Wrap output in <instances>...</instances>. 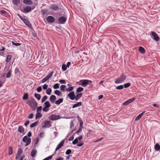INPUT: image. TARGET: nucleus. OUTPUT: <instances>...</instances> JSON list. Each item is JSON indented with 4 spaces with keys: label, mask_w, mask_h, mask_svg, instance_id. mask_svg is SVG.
<instances>
[{
    "label": "nucleus",
    "mask_w": 160,
    "mask_h": 160,
    "mask_svg": "<svg viewBox=\"0 0 160 160\" xmlns=\"http://www.w3.org/2000/svg\"><path fill=\"white\" fill-rule=\"evenodd\" d=\"M80 124V127L81 128H83V122L82 120H81L79 122Z\"/></svg>",
    "instance_id": "59"
},
{
    "label": "nucleus",
    "mask_w": 160,
    "mask_h": 160,
    "mask_svg": "<svg viewBox=\"0 0 160 160\" xmlns=\"http://www.w3.org/2000/svg\"><path fill=\"white\" fill-rule=\"evenodd\" d=\"M8 15V13L7 12L4 10H1V16H4L5 17H7Z\"/></svg>",
    "instance_id": "17"
},
{
    "label": "nucleus",
    "mask_w": 160,
    "mask_h": 160,
    "mask_svg": "<svg viewBox=\"0 0 160 160\" xmlns=\"http://www.w3.org/2000/svg\"><path fill=\"white\" fill-rule=\"evenodd\" d=\"M62 69L63 71H65L66 70L67 68V67L66 66V65L65 64H63L62 67Z\"/></svg>",
    "instance_id": "46"
},
{
    "label": "nucleus",
    "mask_w": 160,
    "mask_h": 160,
    "mask_svg": "<svg viewBox=\"0 0 160 160\" xmlns=\"http://www.w3.org/2000/svg\"><path fill=\"white\" fill-rule=\"evenodd\" d=\"M29 123V120H27L24 123V125L27 126V125H28Z\"/></svg>",
    "instance_id": "63"
},
{
    "label": "nucleus",
    "mask_w": 160,
    "mask_h": 160,
    "mask_svg": "<svg viewBox=\"0 0 160 160\" xmlns=\"http://www.w3.org/2000/svg\"><path fill=\"white\" fill-rule=\"evenodd\" d=\"M42 106H39L37 108V112H40L42 110Z\"/></svg>",
    "instance_id": "55"
},
{
    "label": "nucleus",
    "mask_w": 160,
    "mask_h": 160,
    "mask_svg": "<svg viewBox=\"0 0 160 160\" xmlns=\"http://www.w3.org/2000/svg\"><path fill=\"white\" fill-rule=\"evenodd\" d=\"M83 90V88H82L81 87H79L77 89L76 92L79 93V92H80L82 91Z\"/></svg>",
    "instance_id": "31"
},
{
    "label": "nucleus",
    "mask_w": 160,
    "mask_h": 160,
    "mask_svg": "<svg viewBox=\"0 0 160 160\" xmlns=\"http://www.w3.org/2000/svg\"><path fill=\"white\" fill-rule=\"evenodd\" d=\"M60 118V116L58 115H56L55 114H52L51 115L49 119L52 120H55L59 119Z\"/></svg>",
    "instance_id": "7"
},
{
    "label": "nucleus",
    "mask_w": 160,
    "mask_h": 160,
    "mask_svg": "<svg viewBox=\"0 0 160 160\" xmlns=\"http://www.w3.org/2000/svg\"><path fill=\"white\" fill-rule=\"evenodd\" d=\"M48 108H46V107H45L43 108L42 110L44 112H47L48 111Z\"/></svg>",
    "instance_id": "61"
},
{
    "label": "nucleus",
    "mask_w": 160,
    "mask_h": 160,
    "mask_svg": "<svg viewBox=\"0 0 160 160\" xmlns=\"http://www.w3.org/2000/svg\"><path fill=\"white\" fill-rule=\"evenodd\" d=\"M34 97L38 100H40L41 96V95L39 94H37L36 93H35L34 94Z\"/></svg>",
    "instance_id": "29"
},
{
    "label": "nucleus",
    "mask_w": 160,
    "mask_h": 160,
    "mask_svg": "<svg viewBox=\"0 0 160 160\" xmlns=\"http://www.w3.org/2000/svg\"><path fill=\"white\" fill-rule=\"evenodd\" d=\"M131 83H127L124 84V88H127L130 86Z\"/></svg>",
    "instance_id": "45"
},
{
    "label": "nucleus",
    "mask_w": 160,
    "mask_h": 160,
    "mask_svg": "<svg viewBox=\"0 0 160 160\" xmlns=\"http://www.w3.org/2000/svg\"><path fill=\"white\" fill-rule=\"evenodd\" d=\"M37 90L38 92H41L42 90V88L41 86H39L37 88Z\"/></svg>",
    "instance_id": "53"
},
{
    "label": "nucleus",
    "mask_w": 160,
    "mask_h": 160,
    "mask_svg": "<svg viewBox=\"0 0 160 160\" xmlns=\"http://www.w3.org/2000/svg\"><path fill=\"white\" fill-rule=\"evenodd\" d=\"M23 2L25 4L31 5L32 4V2L31 0H23Z\"/></svg>",
    "instance_id": "20"
},
{
    "label": "nucleus",
    "mask_w": 160,
    "mask_h": 160,
    "mask_svg": "<svg viewBox=\"0 0 160 160\" xmlns=\"http://www.w3.org/2000/svg\"><path fill=\"white\" fill-rule=\"evenodd\" d=\"M42 115L40 112H37L36 115V118L38 119L42 117Z\"/></svg>",
    "instance_id": "33"
},
{
    "label": "nucleus",
    "mask_w": 160,
    "mask_h": 160,
    "mask_svg": "<svg viewBox=\"0 0 160 160\" xmlns=\"http://www.w3.org/2000/svg\"><path fill=\"white\" fill-rule=\"evenodd\" d=\"M151 37L154 40L156 41H158L159 40V37L158 36V34L156 32H151Z\"/></svg>",
    "instance_id": "5"
},
{
    "label": "nucleus",
    "mask_w": 160,
    "mask_h": 160,
    "mask_svg": "<svg viewBox=\"0 0 160 160\" xmlns=\"http://www.w3.org/2000/svg\"><path fill=\"white\" fill-rule=\"evenodd\" d=\"M53 72L52 71L50 73H49L47 76L45 78L42 79L41 82L42 83H44V82L47 81L52 76L53 74Z\"/></svg>",
    "instance_id": "3"
},
{
    "label": "nucleus",
    "mask_w": 160,
    "mask_h": 160,
    "mask_svg": "<svg viewBox=\"0 0 160 160\" xmlns=\"http://www.w3.org/2000/svg\"><path fill=\"white\" fill-rule=\"evenodd\" d=\"M19 72V69L18 67H17L15 70V73H17L18 72Z\"/></svg>",
    "instance_id": "60"
},
{
    "label": "nucleus",
    "mask_w": 160,
    "mask_h": 160,
    "mask_svg": "<svg viewBox=\"0 0 160 160\" xmlns=\"http://www.w3.org/2000/svg\"><path fill=\"white\" fill-rule=\"evenodd\" d=\"M47 98L48 97L47 96H44L42 99L41 102L42 103L43 102L47 99Z\"/></svg>",
    "instance_id": "41"
},
{
    "label": "nucleus",
    "mask_w": 160,
    "mask_h": 160,
    "mask_svg": "<svg viewBox=\"0 0 160 160\" xmlns=\"http://www.w3.org/2000/svg\"><path fill=\"white\" fill-rule=\"evenodd\" d=\"M59 84L58 83H56L53 86V88L54 89H57L59 88Z\"/></svg>",
    "instance_id": "44"
},
{
    "label": "nucleus",
    "mask_w": 160,
    "mask_h": 160,
    "mask_svg": "<svg viewBox=\"0 0 160 160\" xmlns=\"http://www.w3.org/2000/svg\"><path fill=\"white\" fill-rule=\"evenodd\" d=\"M45 105L46 108H49L51 106V105L49 101H47L44 103Z\"/></svg>",
    "instance_id": "35"
},
{
    "label": "nucleus",
    "mask_w": 160,
    "mask_h": 160,
    "mask_svg": "<svg viewBox=\"0 0 160 160\" xmlns=\"http://www.w3.org/2000/svg\"><path fill=\"white\" fill-rule=\"evenodd\" d=\"M66 20V18L64 16H61L58 19L59 23L60 24L64 23Z\"/></svg>",
    "instance_id": "8"
},
{
    "label": "nucleus",
    "mask_w": 160,
    "mask_h": 160,
    "mask_svg": "<svg viewBox=\"0 0 160 160\" xmlns=\"http://www.w3.org/2000/svg\"><path fill=\"white\" fill-rule=\"evenodd\" d=\"M64 143V141L62 140L61 142H60L58 144V145L57 147H56V149H55V151H57L59 149L61 148L63 145Z\"/></svg>",
    "instance_id": "14"
},
{
    "label": "nucleus",
    "mask_w": 160,
    "mask_h": 160,
    "mask_svg": "<svg viewBox=\"0 0 160 160\" xmlns=\"http://www.w3.org/2000/svg\"><path fill=\"white\" fill-rule=\"evenodd\" d=\"M123 88V86L122 85H120L117 86L116 88L117 89L120 90L122 89Z\"/></svg>",
    "instance_id": "47"
},
{
    "label": "nucleus",
    "mask_w": 160,
    "mask_h": 160,
    "mask_svg": "<svg viewBox=\"0 0 160 160\" xmlns=\"http://www.w3.org/2000/svg\"><path fill=\"white\" fill-rule=\"evenodd\" d=\"M73 89V87L72 86L69 87L68 88H67L66 89V91L68 92H71L72 91Z\"/></svg>",
    "instance_id": "40"
},
{
    "label": "nucleus",
    "mask_w": 160,
    "mask_h": 160,
    "mask_svg": "<svg viewBox=\"0 0 160 160\" xmlns=\"http://www.w3.org/2000/svg\"><path fill=\"white\" fill-rule=\"evenodd\" d=\"M44 135V133L43 132H42L40 133L39 136L41 138H42L43 137Z\"/></svg>",
    "instance_id": "64"
},
{
    "label": "nucleus",
    "mask_w": 160,
    "mask_h": 160,
    "mask_svg": "<svg viewBox=\"0 0 160 160\" xmlns=\"http://www.w3.org/2000/svg\"><path fill=\"white\" fill-rule=\"evenodd\" d=\"M51 126V122L50 121H46L44 122V125L43 127L44 128L49 127Z\"/></svg>",
    "instance_id": "13"
},
{
    "label": "nucleus",
    "mask_w": 160,
    "mask_h": 160,
    "mask_svg": "<svg viewBox=\"0 0 160 160\" xmlns=\"http://www.w3.org/2000/svg\"><path fill=\"white\" fill-rule=\"evenodd\" d=\"M52 91L51 89L49 88L46 90V93L47 94L50 95L51 94Z\"/></svg>",
    "instance_id": "36"
},
{
    "label": "nucleus",
    "mask_w": 160,
    "mask_h": 160,
    "mask_svg": "<svg viewBox=\"0 0 160 160\" xmlns=\"http://www.w3.org/2000/svg\"><path fill=\"white\" fill-rule=\"evenodd\" d=\"M72 151L71 149H69L67 150L66 152V154L69 155L71 153Z\"/></svg>",
    "instance_id": "51"
},
{
    "label": "nucleus",
    "mask_w": 160,
    "mask_h": 160,
    "mask_svg": "<svg viewBox=\"0 0 160 160\" xmlns=\"http://www.w3.org/2000/svg\"><path fill=\"white\" fill-rule=\"evenodd\" d=\"M28 98V95L27 93H25L24 94V95L22 99L23 100H26Z\"/></svg>",
    "instance_id": "42"
},
{
    "label": "nucleus",
    "mask_w": 160,
    "mask_h": 160,
    "mask_svg": "<svg viewBox=\"0 0 160 160\" xmlns=\"http://www.w3.org/2000/svg\"><path fill=\"white\" fill-rule=\"evenodd\" d=\"M56 99V97L54 95H52L49 98V100L52 103H54Z\"/></svg>",
    "instance_id": "16"
},
{
    "label": "nucleus",
    "mask_w": 160,
    "mask_h": 160,
    "mask_svg": "<svg viewBox=\"0 0 160 160\" xmlns=\"http://www.w3.org/2000/svg\"><path fill=\"white\" fill-rule=\"evenodd\" d=\"M48 85L46 84H45L43 86V89H46L48 87Z\"/></svg>",
    "instance_id": "56"
},
{
    "label": "nucleus",
    "mask_w": 160,
    "mask_h": 160,
    "mask_svg": "<svg viewBox=\"0 0 160 160\" xmlns=\"http://www.w3.org/2000/svg\"><path fill=\"white\" fill-rule=\"evenodd\" d=\"M7 53L8 52L7 51H5L4 52L3 51H2V52H1V56H5Z\"/></svg>",
    "instance_id": "49"
},
{
    "label": "nucleus",
    "mask_w": 160,
    "mask_h": 160,
    "mask_svg": "<svg viewBox=\"0 0 160 160\" xmlns=\"http://www.w3.org/2000/svg\"><path fill=\"white\" fill-rule=\"evenodd\" d=\"M54 93L55 94L58 96H61L62 94L61 92L58 90H55Z\"/></svg>",
    "instance_id": "32"
},
{
    "label": "nucleus",
    "mask_w": 160,
    "mask_h": 160,
    "mask_svg": "<svg viewBox=\"0 0 160 160\" xmlns=\"http://www.w3.org/2000/svg\"><path fill=\"white\" fill-rule=\"evenodd\" d=\"M33 114L32 113L29 114L28 117V118L29 119H32L33 118Z\"/></svg>",
    "instance_id": "54"
},
{
    "label": "nucleus",
    "mask_w": 160,
    "mask_h": 160,
    "mask_svg": "<svg viewBox=\"0 0 160 160\" xmlns=\"http://www.w3.org/2000/svg\"><path fill=\"white\" fill-rule=\"evenodd\" d=\"M11 57H12V55H7V58L6 60V61L8 62H9L11 59Z\"/></svg>",
    "instance_id": "34"
},
{
    "label": "nucleus",
    "mask_w": 160,
    "mask_h": 160,
    "mask_svg": "<svg viewBox=\"0 0 160 160\" xmlns=\"http://www.w3.org/2000/svg\"><path fill=\"white\" fill-rule=\"evenodd\" d=\"M22 141L26 143L25 146H26L28 145L31 142V139L28 138L27 136H25L23 138Z\"/></svg>",
    "instance_id": "4"
},
{
    "label": "nucleus",
    "mask_w": 160,
    "mask_h": 160,
    "mask_svg": "<svg viewBox=\"0 0 160 160\" xmlns=\"http://www.w3.org/2000/svg\"><path fill=\"white\" fill-rule=\"evenodd\" d=\"M13 150H12V148L11 147H10L9 148V150L8 151V154L9 155H11L13 153Z\"/></svg>",
    "instance_id": "39"
},
{
    "label": "nucleus",
    "mask_w": 160,
    "mask_h": 160,
    "mask_svg": "<svg viewBox=\"0 0 160 160\" xmlns=\"http://www.w3.org/2000/svg\"><path fill=\"white\" fill-rule=\"evenodd\" d=\"M12 69L11 68L6 75V77L7 78H9L11 77L12 75Z\"/></svg>",
    "instance_id": "23"
},
{
    "label": "nucleus",
    "mask_w": 160,
    "mask_h": 160,
    "mask_svg": "<svg viewBox=\"0 0 160 160\" xmlns=\"http://www.w3.org/2000/svg\"><path fill=\"white\" fill-rule=\"evenodd\" d=\"M82 128L80 127L78 130L76 132V133H78L82 131Z\"/></svg>",
    "instance_id": "57"
},
{
    "label": "nucleus",
    "mask_w": 160,
    "mask_h": 160,
    "mask_svg": "<svg viewBox=\"0 0 160 160\" xmlns=\"http://www.w3.org/2000/svg\"><path fill=\"white\" fill-rule=\"evenodd\" d=\"M12 44L13 45L16 46H19L21 44L20 43H15L13 42H12Z\"/></svg>",
    "instance_id": "52"
},
{
    "label": "nucleus",
    "mask_w": 160,
    "mask_h": 160,
    "mask_svg": "<svg viewBox=\"0 0 160 160\" xmlns=\"http://www.w3.org/2000/svg\"><path fill=\"white\" fill-rule=\"evenodd\" d=\"M126 75L122 74L121 76L115 80V83H120L123 82L126 79Z\"/></svg>",
    "instance_id": "2"
},
{
    "label": "nucleus",
    "mask_w": 160,
    "mask_h": 160,
    "mask_svg": "<svg viewBox=\"0 0 160 160\" xmlns=\"http://www.w3.org/2000/svg\"><path fill=\"white\" fill-rule=\"evenodd\" d=\"M27 103L29 104L33 110H35L38 106L37 102L33 98L31 99Z\"/></svg>",
    "instance_id": "1"
},
{
    "label": "nucleus",
    "mask_w": 160,
    "mask_h": 160,
    "mask_svg": "<svg viewBox=\"0 0 160 160\" xmlns=\"http://www.w3.org/2000/svg\"><path fill=\"white\" fill-rule=\"evenodd\" d=\"M23 22L24 23L29 27L30 28L32 27V25L30 22L27 19H25L23 20Z\"/></svg>",
    "instance_id": "15"
},
{
    "label": "nucleus",
    "mask_w": 160,
    "mask_h": 160,
    "mask_svg": "<svg viewBox=\"0 0 160 160\" xmlns=\"http://www.w3.org/2000/svg\"><path fill=\"white\" fill-rule=\"evenodd\" d=\"M155 150L156 151H158L160 149V145L158 144H156L154 147Z\"/></svg>",
    "instance_id": "28"
},
{
    "label": "nucleus",
    "mask_w": 160,
    "mask_h": 160,
    "mask_svg": "<svg viewBox=\"0 0 160 160\" xmlns=\"http://www.w3.org/2000/svg\"><path fill=\"white\" fill-rule=\"evenodd\" d=\"M82 103L81 102H78L77 103L74 104L72 107V108H73L77 107H78L81 106Z\"/></svg>",
    "instance_id": "26"
},
{
    "label": "nucleus",
    "mask_w": 160,
    "mask_h": 160,
    "mask_svg": "<svg viewBox=\"0 0 160 160\" xmlns=\"http://www.w3.org/2000/svg\"><path fill=\"white\" fill-rule=\"evenodd\" d=\"M47 21L49 23H53L55 21V18L53 17L49 16L47 18Z\"/></svg>",
    "instance_id": "10"
},
{
    "label": "nucleus",
    "mask_w": 160,
    "mask_h": 160,
    "mask_svg": "<svg viewBox=\"0 0 160 160\" xmlns=\"http://www.w3.org/2000/svg\"><path fill=\"white\" fill-rule=\"evenodd\" d=\"M49 8L52 10L54 11H57L59 10L58 6L56 4H52L51 5Z\"/></svg>",
    "instance_id": "6"
},
{
    "label": "nucleus",
    "mask_w": 160,
    "mask_h": 160,
    "mask_svg": "<svg viewBox=\"0 0 160 160\" xmlns=\"http://www.w3.org/2000/svg\"><path fill=\"white\" fill-rule=\"evenodd\" d=\"M66 88V86L65 85H62L60 86V89L61 91H64Z\"/></svg>",
    "instance_id": "43"
},
{
    "label": "nucleus",
    "mask_w": 160,
    "mask_h": 160,
    "mask_svg": "<svg viewBox=\"0 0 160 160\" xmlns=\"http://www.w3.org/2000/svg\"><path fill=\"white\" fill-rule=\"evenodd\" d=\"M76 96H75V99L76 101H77L82 96V93H78L76 92Z\"/></svg>",
    "instance_id": "18"
},
{
    "label": "nucleus",
    "mask_w": 160,
    "mask_h": 160,
    "mask_svg": "<svg viewBox=\"0 0 160 160\" xmlns=\"http://www.w3.org/2000/svg\"><path fill=\"white\" fill-rule=\"evenodd\" d=\"M18 131L20 133L23 134L24 132V129L22 126H20L18 128Z\"/></svg>",
    "instance_id": "22"
},
{
    "label": "nucleus",
    "mask_w": 160,
    "mask_h": 160,
    "mask_svg": "<svg viewBox=\"0 0 160 160\" xmlns=\"http://www.w3.org/2000/svg\"><path fill=\"white\" fill-rule=\"evenodd\" d=\"M38 123V122H35L32 123V124H31L30 126V127L31 128H33L34 127L37 126Z\"/></svg>",
    "instance_id": "38"
},
{
    "label": "nucleus",
    "mask_w": 160,
    "mask_h": 160,
    "mask_svg": "<svg viewBox=\"0 0 160 160\" xmlns=\"http://www.w3.org/2000/svg\"><path fill=\"white\" fill-rule=\"evenodd\" d=\"M152 105L154 107H156L157 108H159V105L156 104H153Z\"/></svg>",
    "instance_id": "62"
},
{
    "label": "nucleus",
    "mask_w": 160,
    "mask_h": 160,
    "mask_svg": "<svg viewBox=\"0 0 160 160\" xmlns=\"http://www.w3.org/2000/svg\"><path fill=\"white\" fill-rule=\"evenodd\" d=\"M37 153V151L36 149H33L31 152V155L32 157H35Z\"/></svg>",
    "instance_id": "24"
},
{
    "label": "nucleus",
    "mask_w": 160,
    "mask_h": 160,
    "mask_svg": "<svg viewBox=\"0 0 160 160\" xmlns=\"http://www.w3.org/2000/svg\"><path fill=\"white\" fill-rule=\"evenodd\" d=\"M13 3L14 5H18L20 3V0H13Z\"/></svg>",
    "instance_id": "37"
},
{
    "label": "nucleus",
    "mask_w": 160,
    "mask_h": 160,
    "mask_svg": "<svg viewBox=\"0 0 160 160\" xmlns=\"http://www.w3.org/2000/svg\"><path fill=\"white\" fill-rule=\"evenodd\" d=\"M31 10L32 9L31 7L30 6H26L23 9L24 11L27 12H30Z\"/></svg>",
    "instance_id": "21"
},
{
    "label": "nucleus",
    "mask_w": 160,
    "mask_h": 160,
    "mask_svg": "<svg viewBox=\"0 0 160 160\" xmlns=\"http://www.w3.org/2000/svg\"><path fill=\"white\" fill-rule=\"evenodd\" d=\"M135 100V98H133L124 102V103H123L122 104L123 105L127 106L129 104Z\"/></svg>",
    "instance_id": "9"
},
{
    "label": "nucleus",
    "mask_w": 160,
    "mask_h": 160,
    "mask_svg": "<svg viewBox=\"0 0 160 160\" xmlns=\"http://www.w3.org/2000/svg\"><path fill=\"white\" fill-rule=\"evenodd\" d=\"M63 100L62 98H60L57 100L55 102V103L57 105H59L63 102Z\"/></svg>",
    "instance_id": "27"
},
{
    "label": "nucleus",
    "mask_w": 160,
    "mask_h": 160,
    "mask_svg": "<svg viewBox=\"0 0 160 160\" xmlns=\"http://www.w3.org/2000/svg\"><path fill=\"white\" fill-rule=\"evenodd\" d=\"M71 100H73L75 98V95L73 92H70L68 95Z\"/></svg>",
    "instance_id": "11"
},
{
    "label": "nucleus",
    "mask_w": 160,
    "mask_h": 160,
    "mask_svg": "<svg viewBox=\"0 0 160 160\" xmlns=\"http://www.w3.org/2000/svg\"><path fill=\"white\" fill-rule=\"evenodd\" d=\"M59 82L61 84H65L66 83L65 81L64 80H61L59 81Z\"/></svg>",
    "instance_id": "58"
},
{
    "label": "nucleus",
    "mask_w": 160,
    "mask_h": 160,
    "mask_svg": "<svg viewBox=\"0 0 160 160\" xmlns=\"http://www.w3.org/2000/svg\"><path fill=\"white\" fill-rule=\"evenodd\" d=\"M145 112H142V113H140L135 118V120L136 121H137L139 120V119H140L141 118H142V116L144 114V113Z\"/></svg>",
    "instance_id": "19"
},
{
    "label": "nucleus",
    "mask_w": 160,
    "mask_h": 160,
    "mask_svg": "<svg viewBox=\"0 0 160 160\" xmlns=\"http://www.w3.org/2000/svg\"><path fill=\"white\" fill-rule=\"evenodd\" d=\"M139 50L142 53H144L145 51V49L142 47H140L139 48Z\"/></svg>",
    "instance_id": "30"
},
{
    "label": "nucleus",
    "mask_w": 160,
    "mask_h": 160,
    "mask_svg": "<svg viewBox=\"0 0 160 160\" xmlns=\"http://www.w3.org/2000/svg\"><path fill=\"white\" fill-rule=\"evenodd\" d=\"M22 149L20 148H19L18 151V155L16 157L17 159H18V157L20 156V154L22 153Z\"/></svg>",
    "instance_id": "25"
},
{
    "label": "nucleus",
    "mask_w": 160,
    "mask_h": 160,
    "mask_svg": "<svg viewBox=\"0 0 160 160\" xmlns=\"http://www.w3.org/2000/svg\"><path fill=\"white\" fill-rule=\"evenodd\" d=\"M78 142V138H76L72 142V143L73 145H75Z\"/></svg>",
    "instance_id": "50"
},
{
    "label": "nucleus",
    "mask_w": 160,
    "mask_h": 160,
    "mask_svg": "<svg viewBox=\"0 0 160 160\" xmlns=\"http://www.w3.org/2000/svg\"><path fill=\"white\" fill-rule=\"evenodd\" d=\"M53 155L50 156H48V157L45 158L43 160H49V159H51L52 158V157Z\"/></svg>",
    "instance_id": "48"
},
{
    "label": "nucleus",
    "mask_w": 160,
    "mask_h": 160,
    "mask_svg": "<svg viewBox=\"0 0 160 160\" xmlns=\"http://www.w3.org/2000/svg\"><path fill=\"white\" fill-rule=\"evenodd\" d=\"M89 81L88 80H81L80 82H82L81 84L80 85L84 87L86 86L88 83Z\"/></svg>",
    "instance_id": "12"
}]
</instances>
